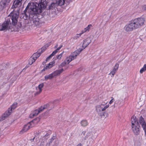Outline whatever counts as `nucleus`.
Returning <instances> with one entry per match:
<instances>
[{"label": "nucleus", "mask_w": 146, "mask_h": 146, "mask_svg": "<svg viewBox=\"0 0 146 146\" xmlns=\"http://www.w3.org/2000/svg\"><path fill=\"white\" fill-rule=\"evenodd\" d=\"M35 138V137H34L33 139H30V141H31L32 142V141H34Z\"/></svg>", "instance_id": "obj_45"}, {"label": "nucleus", "mask_w": 146, "mask_h": 146, "mask_svg": "<svg viewBox=\"0 0 146 146\" xmlns=\"http://www.w3.org/2000/svg\"><path fill=\"white\" fill-rule=\"evenodd\" d=\"M17 103L16 102L14 103L11 107L9 108L8 110L1 117V120H3L5 119L7 117L10 115L12 111V110L16 108L17 106Z\"/></svg>", "instance_id": "obj_6"}, {"label": "nucleus", "mask_w": 146, "mask_h": 146, "mask_svg": "<svg viewBox=\"0 0 146 146\" xmlns=\"http://www.w3.org/2000/svg\"><path fill=\"white\" fill-rule=\"evenodd\" d=\"M119 66V65L118 64H116L114 68L112 69L109 74H111L113 76H114Z\"/></svg>", "instance_id": "obj_16"}, {"label": "nucleus", "mask_w": 146, "mask_h": 146, "mask_svg": "<svg viewBox=\"0 0 146 146\" xmlns=\"http://www.w3.org/2000/svg\"><path fill=\"white\" fill-rule=\"evenodd\" d=\"M56 3L59 6H61L65 3V0H56Z\"/></svg>", "instance_id": "obj_21"}, {"label": "nucleus", "mask_w": 146, "mask_h": 146, "mask_svg": "<svg viewBox=\"0 0 146 146\" xmlns=\"http://www.w3.org/2000/svg\"><path fill=\"white\" fill-rule=\"evenodd\" d=\"M78 54H76V53H75V52H74L73 53H72L71 55L70 56H72V57L73 58V59H74V58H75L76 56L78 55Z\"/></svg>", "instance_id": "obj_31"}, {"label": "nucleus", "mask_w": 146, "mask_h": 146, "mask_svg": "<svg viewBox=\"0 0 146 146\" xmlns=\"http://www.w3.org/2000/svg\"><path fill=\"white\" fill-rule=\"evenodd\" d=\"M59 100H55L54 101H53L51 102L52 103H54L55 102H57V103L58 102Z\"/></svg>", "instance_id": "obj_42"}, {"label": "nucleus", "mask_w": 146, "mask_h": 146, "mask_svg": "<svg viewBox=\"0 0 146 146\" xmlns=\"http://www.w3.org/2000/svg\"><path fill=\"white\" fill-rule=\"evenodd\" d=\"M58 51L56 50H54L52 53L51 54L53 56H54L55 54H56Z\"/></svg>", "instance_id": "obj_38"}, {"label": "nucleus", "mask_w": 146, "mask_h": 146, "mask_svg": "<svg viewBox=\"0 0 146 146\" xmlns=\"http://www.w3.org/2000/svg\"><path fill=\"white\" fill-rule=\"evenodd\" d=\"M93 135L92 133L91 132H88L86 134V136L85 137V139H88L90 140L92 139Z\"/></svg>", "instance_id": "obj_18"}, {"label": "nucleus", "mask_w": 146, "mask_h": 146, "mask_svg": "<svg viewBox=\"0 0 146 146\" xmlns=\"http://www.w3.org/2000/svg\"><path fill=\"white\" fill-rule=\"evenodd\" d=\"M10 17L8 15V17ZM11 17L10 18L7 19L2 24L0 25V31H3L8 30H10L12 28V26L11 25Z\"/></svg>", "instance_id": "obj_5"}, {"label": "nucleus", "mask_w": 146, "mask_h": 146, "mask_svg": "<svg viewBox=\"0 0 146 146\" xmlns=\"http://www.w3.org/2000/svg\"><path fill=\"white\" fill-rule=\"evenodd\" d=\"M80 36L81 34H77L75 36L73 37L72 38L74 40H77Z\"/></svg>", "instance_id": "obj_29"}, {"label": "nucleus", "mask_w": 146, "mask_h": 146, "mask_svg": "<svg viewBox=\"0 0 146 146\" xmlns=\"http://www.w3.org/2000/svg\"><path fill=\"white\" fill-rule=\"evenodd\" d=\"M41 54L40 52H38V51L34 53L32 56L33 58L36 60L40 56Z\"/></svg>", "instance_id": "obj_22"}, {"label": "nucleus", "mask_w": 146, "mask_h": 146, "mask_svg": "<svg viewBox=\"0 0 146 146\" xmlns=\"http://www.w3.org/2000/svg\"><path fill=\"white\" fill-rule=\"evenodd\" d=\"M54 77L53 75H52V73L46 76H45V80H47L48 79H50Z\"/></svg>", "instance_id": "obj_24"}, {"label": "nucleus", "mask_w": 146, "mask_h": 146, "mask_svg": "<svg viewBox=\"0 0 146 146\" xmlns=\"http://www.w3.org/2000/svg\"><path fill=\"white\" fill-rule=\"evenodd\" d=\"M111 100L109 102V104H112L114 101V99L113 97H111Z\"/></svg>", "instance_id": "obj_41"}, {"label": "nucleus", "mask_w": 146, "mask_h": 146, "mask_svg": "<svg viewBox=\"0 0 146 146\" xmlns=\"http://www.w3.org/2000/svg\"><path fill=\"white\" fill-rule=\"evenodd\" d=\"M73 60V58L72 57V56H70L69 57H67L64 61H65L67 64H68Z\"/></svg>", "instance_id": "obj_23"}, {"label": "nucleus", "mask_w": 146, "mask_h": 146, "mask_svg": "<svg viewBox=\"0 0 146 146\" xmlns=\"http://www.w3.org/2000/svg\"><path fill=\"white\" fill-rule=\"evenodd\" d=\"M64 71V69L63 68H62L61 69L59 70H57L54 71L52 73V75L54 77L56 76H57L60 74L62 73Z\"/></svg>", "instance_id": "obj_17"}, {"label": "nucleus", "mask_w": 146, "mask_h": 146, "mask_svg": "<svg viewBox=\"0 0 146 146\" xmlns=\"http://www.w3.org/2000/svg\"><path fill=\"white\" fill-rule=\"evenodd\" d=\"M86 32V31H85L84 30H82V31H81V33H80L79 34H81V35L82 34H83L84 33V32Z\"/></svg>", "instance_id": "obj_43"}, {"label": "nucleus", "mask_w": 146, "mask_h": 146, "mask_svg": "<svg viewBox=\"0 0 146 146\" xmlns=\"http://www.w3.org/2000/svg\"><path fill=\"white\" fill-rule=\"evenodd\" d=\"M41 92H42L41 91H40L39 90V91L35 93V95L36 96V95L39 94Z\"/></svg>", "instance_id": "obj_40"}, {"label": "nucleus", "mask_w": 146, "mask_h": 146, "mask_svg": "<svg viewBox=\"0 0 146 146\" xmlns=\"http://www.w3.org/2000/svg\"><path fill=\"white\" fill-rule=\"evenodd\" d=\"M20 9L19 8L14 9L9 15L11 17L12 27L11 28V31H19L21 29V24L18 23V19Z\"/></svg>", "instance_id": "obj_2"}, {"label": "nucleus", "mask_w": 146, "mask_h": 146, "mask_svg": "<svg viewBox=\"0 0 146 146\" xmlns=\"http://www.w3.org/2000/svg\"><path fill=\"white\" fill-rule=\"evenodd\" d=\"M44 86L43 83H42L40 84L38 86V88L39 90L42 91V88Z\"/></svg>", "instance_id": "obj_30"}, {"label": "nucleus", "mask_w": 146, "mask_h": 146, "mask_svg": "<svg viewBox=\"0 0 146 146\" xmlns=\"http://www.w3.org/2000/svg\"><path fill=\"white\" fill-rule=\"evenodd\" d=\"M48 135H47V134H46L44 137H42V139H40L39 141L40 142H41L40 146H44V145L47 141V138L46 137Z\"/></svg>", "instance_id": "obj_14"}, {"label": "nucleus", "mask_w": 146, "mask_h": 146, "mask_svg": "<svg viewBox=\"0 0 146 146\" xmlns=\"http://www.w3.org/2000/svg\"><path fill=\"white\" fill-rule=\"evenodd\" d=\"M53 56L51 54L48 56L46 59V61H47L49 60Z\"/></svg>", "instance_id": "obj_39"}, {"label": "nucleus", "mask_w": 146, "mask_h": 146, "mask_svg": "<svg viewBox=\"0 0 146 146\" xmlns=\"http://www.w3.org/2000/svg\"><path fill=\"white\" fill-rule=\"evenodd\" d=\"M48 1V0H41L40 3H29L24 11V13L21 15V18L25 20L29 18L32 25L39 27L41 26V21L36 15L41 13L42 10L46 8Z\"/></svg>", "instance_id": "obj_1"}, {"label": "nucleus", "mask_w": 146, "mask_h": 146, "mask_svg": "<svg viewBox=\"0 0 146 146\" xmlns=\"http://www.w3.org/2000/svg\"><path fill=\"white\" fill-rule=\"evenodd\" d=\"M44 62H43V64H44Z\"/></svg>", "instance_id": "obj_54"}, {"label": "nucleus", "mask_w": 146, "mask_h": 146, "mask_svg": "<svg viewBox=\"0 0 146 146\" xmlns=\"http://www.w3.org/2000/svg\"><path fill=\"white\" fill-rule=\"evenodd\" d=\"M63 52L62 53H61L60 54L57 55V56L56 57V58L58 59H60L61 58V57L62 56V54H63Z\"/></svg>", "instance_id": "obj_34"}, {"label": "nucleus", "mask_w": 146, "mask_h": 146, "mask_svg": "<svg viewBox=\"0 0 146 146\" xmlns=\"http://www.w3.org/2000/svg\"><path fill=\"white\" fill-rule=\"evenodd\" d=\"M55 137L53 136L50 140V141H49V143H51L52 142V141L55 139Z\"/></svg>", "instance_id": "obj_37"}, {"label": "nucleus", "mask_w": 146, "mask_h": 146, "mask_svg": "<svg viewBox=\"0 0 146 146\" xmlns=\"http://www.w3.org/2000/svg\"><path fill=\"white\" fill-rule=\"evenodd\" d=\"M80 124L82 126L85 127L88 125V123L87 120L84 119L81 121Z\"/></svg>", "instance_id": "obj_20"}, {"label": "nucleus", "mask_w": 146, "mask_h": 146, "mask_svg": "<svg viewBox=\"0 0 146 146\" xmlns=\"http://www.w3.org/2000/svg\"><path fill=\"white\" fill-rule=\"evenodd\" d=\"M66 64H67L65 61H64V62H62L60 65V66L62 67L64 66Z\"/></svg>", "instance_id": "obj_36"}, {"label": "nucleus", "mask_w": 146, "mask_h": 146, "mask_svg": "<svg viewBox=\"0 0 146 146\" xmlns=\"http://www.w3.org/2000/svg\"><path fill=\"white\" fill-rule=\"evenodd\" d=\"M63 46L62 45H61L59 47H60V48H61Z\"/></svg>", "instance_id": "obj_50"}, {"label": "nucleus", "mask_w": 146, "mask_h": 146, "mask_svg": "<svg viewBox=\"0 0 146 146\" xmlns=\"http://www.w3.org/2000/svg\"><path fill=\"white\" fill-rule=\"evenodd\" d=\"M36 90H37V87H36Z\"/></svg>", "instance_id": "obj_52"}, {"label": "nucleus", "mask_w": 146, "mask_h": 146, "mask_svg": "<svg viewBox=\"0 0 146 146\" xmlns=\"http://www.w3.org/2000/svg\"><path fill=\"white\" fill-rule=\"evenodd\" d=\"M86 132L85 131H83L81 134V137L84 139L85 137V136H86Z\"/></svg>", "instance_id": "obj_33"}, {"label": "nucleus", "mask_w": 146, "mask_h": 146, "mask_svg": "<svg viewBox=\"0 0 146 146\" xmlns=\"http://www.w3.org/2000/svg\"><path fill=\"white\" fill-rule=\"evenodd\" d=\"M57 5H58L56 2L55 3H52L48 7L47 9L49 10H53L57 7Z\"/></svg>", "instance_id": "obj_19"}, {"label": "nucleus", "mask_w": 146, "mask_h": 146, "mask_svg": "<svg viewBox=\"0 0 146 146\" xmlns=\"http://www.w3.org/2000/svg\"><path fill=\"white\" fill-rule=\"evenodd\" d=\"M125 30L127 32H129L132 31L133 29H136V28L133 24L132 21H131L130 23L126 25L124 27Z\"/></svg>", "instance_id": "obj_9"}, {"label": "nucleus", "mask_w": 146, "mask_h": 146, "mask_svg": "<svg viewBox=\"0 0 146 146\" xmlns=\"http://www.w3.org/2000/svg\"><path fill=\"white\" fill-rule=\"evenodd\" d=\"M139 122L140 124L141 125L144 131L145 135L146 136V123L144 118L141 116L139 117Z\"/></svg>", "instance_id": "obj_12"}, {"label": "nucleus", "mask_w": 146, "mask_h": 146, "mask_svg": "<svg viewBox=\"0 0 146 146\" xmlns=\"http://www.w3.org/2000/svg\"><path fill=\"white\" fill-rule=\"evenodd\" d=\"M36 60L34 58H33L32 56L30 58L29 60V64L30 65H31L33 63L35 62Z\"/></svg>", "instance_id": "obj_26"}, {"label": "nucleus", "mask_w": 146, "mask_h": 146, "mask_svg": "<svg viewBox=\"0 0 146 146\" xmlns=\"http://www.w3.org/2000/svg\"><path fill=\"white\" fill-rule=\"evenodd\" d=\"M63 46L62 45H61L59 47H60V48H61Z\"/></svg>", "instance_id": "obj_51"}, {"label": "nucleus", "mask_w": 146, "mask_h": 146, "mask_svg": "<svg viewBox=\"0 0 146 146\" xmlns=\"http://www.w3.org/2000/svg\"><path fill=\"white\" fill-rule=\"evenodd\" d=\"M46 108V106H44L43 107H41L38 110H36L34 111L33 113L31 114L30 115V117L32 118L34 116L37 115L41 111H42Z\"/></svg>", "instance_id": "obj_11"}, {"label": "nucleus", "mask_w": 146, "mask_h": 146, "mask_svg": "<svg viewBox=\"0 0 146 146\" xmlns=\"http://www.w3.org/2000/svg\"><path fill=\"white\" fill-rule=\"evenodd\" d=\"M83 42L82 47L84 49L91 42V39L90 37H88L86 38L84 40Z\"/></svg>", "instance_id": "obj_13"}, {"label": "nucleus", "mask_w": 146, "mask_h": 146, "mask_svg": "<svg viewBox=\"0 0 146 146\" xmlns=\"http://www.w3.org/2000/svg\"><path fill=\"white\" fill-rule=\"evenodd\" d=\"M77 146H82V145L81 143H79L78 144Z\"/></svg>", "instance_id": "obj_47"}, {"label": "nucleus", "mask_w": 146, "mask_h": 146, "mask_svg": "<svg viewBox=\"0 0 146 146\" xmlns=\"http://www.w3.org/2000/svg\"><path fill=\"white\" fill-rule=\"evenodd\" d=\"M61 48L60 47H58V48H57L56 50H57L58 51Z\"/></svg>", "instance_id": "obj_46"}, {"label": "nucleus", "mask_w": 146, "mask_h": 146, "mask_svg": "<svg viewBox=\"0 0 146 146\" xmlns=\"http://www.w3.org/2000/svg\"><path fill=\"white\" fill-rule=\"evenodd\" d=\"M44 62H43V64H44Z\"/></svg>", "instance_id": "obj_53"}, {"label": "nucleus", "mask_w": 146, "mask_h": 146, "mask_svg": "<svg viewBox=\"0 0 146 146\" xmlns=\"http://www.w3.org/2000/svg\"><path fill=\"white\" fill-rule=\"evenodd\" d=\"M58 46V44H56V45L55 46V47H54V48H57V47Z\"/></svg>", "instance_id": "obj_49"}, {"label": "nucleus", "mask_w": 146, "mask_h": 146, "mask_svg": "<svg viewBox=\"0 0 146 146\" xmlns=\"http://www.w3.org/2000/svg\"><path fill=\"white\" fill-rule=\"evenodd\" d=\"M74 0H66L65 4H66V5H68L70 3L72 2Z\"/></svg>", "instance_id": "obj_35"}, {"label": "nucleus", "mask_w": 146, "mask_h": 146, "mask_svg": "<svg viewBox=\"0 0 146 146\" xmlns=\"http://www.w3.org/2000/svg\"><path fill=\"white\" fill-rule=\"evenodd\" d=\"M54 63L55 62L54 61L50 62L48 65L44 66V69L42 70V71H45L51 68L53 66V65Z\"/></svg>", "instance_id": "obj_15"}, {"label": "nucleus", "mask_w": 146, "mask_h": 146, "mask_svg": "<svg viewBox=\"0 0 146 146\" xmlns=\"http://www.w3.org/2000/svg\"><path fill=\"white\" fill-rule=\"evenodd\" d=\"M92 26V25L91 24L88 25V26L84 29L86 32L88 31L89 29Z\"/></svg>", "instance_id": "obj_32"}, {"label": "nucleus", "mask_w": 146, "mask_h": 146, "mask_svg": "<svg viewBox=\"0 0 146 146\" xmlns=\"http://www.w3.org/2000/svg\"><path fill=\"white\" fill-rule=\"evenodd\" d=\"M50 144V143H47L46 144V146H49Z\"/></svg>", "instance_id": "obj_48"}, {"label": "nucleus", "mask_w": 146, "mask_h": 146, "mask_svg": "<svg viewBox=\"0 0 146 146\" xmlns=\"http://www.w3.org/2000/svg\"><path fill=\"white\" fill-rule=\"evenodd\" d=\"M46 46L47 47H48V46H47L46 45L45 46H43L41 49H39L38 50V52H40V53H42L46 49Z\"/></svg>", "instance_id": "obj_25"}, {"label": "nucleus", "mask_w": 146, "mask_h": 146, "mask_svg": "<svg viewBox=\"0 0 146 146\" xmlns=\"http://www.w3.org/2000/svg\"><path fill=\"white\" fill-rule=\"evenodd\" d=\"M82 47V48H79L77 50H76L75 51V53H76L77 54H78V55L80 54V52L84 49Z\"/></svg>", "instance_id": "obj_28"}, {"label": "nucleus", "mask_w": 146, "mask_h": 146, "mask_svg": "<svg viewBox=\"0 0 146 146\" xmlns=\"http://www.w3.org/2000/svg\"><path fill=\"white\" fill-rule=\"evenodd\" d=\"M143 9L145 10H146V5H144L143 6Z\"/></svg>", "instance_id": "obj_44"}, {"label": "nucleus", "mask_w": 146, "mask_h": 146, "mask_svg": "<svg viewBox=\"0 0 146 146\" xmlns=\"http://www.w3.org/2000/svg\"><path fill=\"white\" fill-rule=\"evenodd\" d=\"M146 70V64H145L143 67L140 70V73L142 74L143 72H145Z\"/></svg>", "instance_id": "obj_27"}, {"label": "nucleus", "mask_w": 146, "mask_h": 146, "mask_svg": "<svg viewBox=\"0 0 146 146\" xmlns=\"http://www.w3.org/2000/svg\"><path fill=\"white\" fill-rule=\"evenodd\" d=\"M132 130L135 135H138L140 132V126L135 117H131Z\"/></svg>", "instance_id": "obj_3"}, {"label": "nucleus", "mask_w": 146, "mask_h": 146, "mask_svg": "<svg viewBox=\"0 0 146 146\" xmlns=\"http://www.w3.org/2000/svg\"><path fill=\"white\" fill-rule=\"evenodd\" d=\"M109 105H106L105 104H101L100 105H97L96 106V112L99 114L101 118L105 117V112L104 111L108 108Z\"/></svg>", "instance_id": "obj_4"}, {"label": "nucleus", "mask_w": 146, "mask_h": 146, "mask_svg": "<svg viewBox=\"0 0 146 146\" xmlns=\"http://www.w3.org/2000/svg\"><path fill=\"white\" fill-rule=\"evenodd\" d=\"M136 29L141 27L144 23L145 19L142 17L138 18L132 20Z\"/></svg>", "instance_id": "obj_7"}, {"label": "nucleus", "mask_w": 146, "mask_h": 146, "mask_svg": "<svg viewBox=\"0 0 146 146\" xmlns=\"http://www.w3.org/2000/svg\"><path fill=\"white\" fill-rule=\"evenodd\" d=\"M37 120L38 121H39L40 118L39 117H37L36 119H34L33 120L31 121L30 122H29L27 124L24 125L23 128L22 129V130L20 131V133H23L27 131L28 129L30 128H32L33 126H32L31 123H32L33 121Z\"/></svg>", "instance_id": "obj_8"}, {"label": "nucleus", "mask_w": 146, "mask_h": 146, "mask_svg": "<svg viewBox=\"0 0 146 146\" xmlns=\"http://www.w3.org/2000/svg\"><path fill=\"white\" fill-rule=\"evenodd\" d=\"M11 0H1L0 2V11H2L9 3Z\"/></svg>", "instance_id": "obj_10"}]
</instances>
